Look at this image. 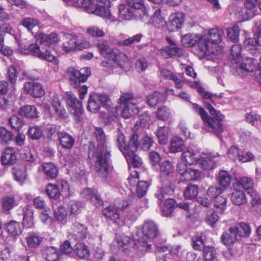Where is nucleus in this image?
Here are the masks:
<instances>
[{
    "mask_svg": "<svg viewBox=\"0 0 261 261\" xmlns=\"http://www.w3.org/2000/svg\"><path fill=\"white\" fill-rule=\"evenodd\" d=\"M238 186L242 187L247 191L254 190L252 188L254 185L253 180L252 178L249 177H243L241 178L237 182Z\"/></svg>",
    "mask_w": 261,
    "mask_h": 261,
    "instance_id": "nucleus-58",
    "label": "nucleus"
},
{
    "mask_svg": "<svg viewBox=\"0 0 261 261\" xmlns=\"http://www.w3.org/2000/svg\"><path fill=\"white\" fill-rule=\"evenodd\" d=\"M23 225L27 228H31L34 225L33 212L32 207L25 206L23 208Z\"/></svg>",
    "mask_w": 261,
    "mask_h": 261,
    "instance_id": "nucleus-47",
    "label": "nucleus"
},
{
    "mask_svg": "<svg viewBox=\"0 0 261 261\" xmlns=\"http://www.w3.org/2000/svg\"><path fill=\"white\" fill-rule=\"evenodd\" d=\"M231 60L232 68L236 71L233 74L243 76L247 72H253L256 68V63L252 58L246 59V62H241L242 59L241 56V47L239 45L236 44L232 46L231 49Z\"/></svg>",
    "mask_w": 261,
    "mask_h": 261,
    "instance_id": "nucleus-5",
    "label": "nucleus"
},
{
    "mask_svg": "<svg viewBox=\"0 0 261 261\" xmlns=\"http://www.w3.org/2000/svg\"><path fill=\"white\" fill-rule=\"evenodd\" d=\"M238 234L236 231H231V227L229 232L223 233L221 237L222 241L229 248L238 240Z\"/></svg>",
    "mask_w": 261,
    "mask_h": 261,
    "instance_id": "nucleus-41",
    "label": "nucleus"
},
{
    "mask_svg": "<svg viewBox=\"0 0 261 261\" xmlns=\"http://www.w3.org/2000/svg\"><path fill=\"white\" fill-rule=\"evenodd\" d=\"M224 33L222 30L218 28H213L209 30L207 33L202 35V38H205L203 45L206 48L205 56L210 55H217L214 47L222 41V35Z\"/></svg>",
    "mask_w": 261,
    "mask_h": 261,
    "instance_id": "nucleus-8",
    "label": "nucleus"
},
{
    "mask_svg": "<svg viewBox=\"0 0 261 261\" xmlns=\"http://www.w3.org/2000/svg\"><path fill=\"white\" fill-rule=\"evenodd\" d=\"M231 231H236L239 237H248L251 232V228L246 223L242 222L231 227Z\"/></svg>",
    "mask_w": 261,
    "mask_h": 261,
    "instance_id": "nucleus-40",
    "label": "nucleus"
},
{
    "mask_svg": "<svg viewBox=\"0 0 261 261\" xmlns=\"http://www.w3.org/2000/svg\"><path fill=\"white\" fill-rule=\"evenodd\" d=\"M161 189L158 190L155 194V197L160 201L165 198V195H172L174 191V185L168 184V183H162Z\"/></svg>",
    "mask_w": 261,
    "mask_h": 261,
    "instance_id": "nucleus-42",
    "label": "nucleus"
},
{
    "mask_svg": "<svg viewBox=\"0 0 261 261\" xmlns=\"http://www.w3.org/2000/svg\"><path fill=\"white\" fill-rule=\"evenodd\" d=\"M149 22L156 28L164 27L167 23L165 16L160 9H157L154 11L150 18Z\"/></svg>",
    "mask_w": 261,
    "mask_h": 261,
    "instance_id": "nucleus-30",
    "label": "nucleus"
},
{
    "mask_svg": "<svg viewBox=\"0 0 261 261\" xmlns=\"http://www.w3.org/2000/svg\"><path fill=\"white\" fill-rule=\"evenodd\" d=\"M227 201L226 198L220 196L217 197L214 201V207L217 210L218 213L223 214L227 207Z\"/></svg>",
    "mask_w": 261,
    "mask_h": 261,
    "instance_id": "nucleus-60",
    "label": "nucleus"
},
{
    "mask_svg": "<svg viewBox=\"0 0 261 261\" xmlns=\"http://www.w3.org/2000/svg\"><path fill=\"white\" fill-rule=\"evenodd\" d=\"M170 133V129L169 127L165 126L159 127L156 132L159 143L162 145L166 144L168 142Z\"/></svg>",
    "mask_w": 261,
    "mask_h": 261,
    "instance_id": "nucleus-44",
    "label": "nucleus"
},
{
    "mask_svg": "<svg viewBox=\"0 0 261 261\" xmlns=\"http://www.w3.org/2000/svg\"><path fill=\"white\" fill-rule=\"evenodd\" d=\"M43 237L37 232H29L25 237V241L28 247L35 248L37 247L42 242Z\"/></svg>",
    "mask_w": 261,
    "mask_h": 261,
    "instance_id": "nucleus-31",
    "label": "nucleus"
},
{
    "mask_svg": "<svg viewBox=\"0 0 261 261\" xmlns=\"http://www.w3.org/2000/svg\"><path fill=\"white\" fill-rule=\"evenodd\" d=\"M119 103L120 106H125L129 103H135L138 101H143L141 97H134L130 92H123L121 94L119 99Z\"/></svg>",
    "mask_w": 261,
    "mask_h": 261,
    "instance_id": "nucleus-36",
    "label": "nucleus"
},
{
    "mask_svg": "<svg viewBox=\"0 0 261 261\" xmlns=\"http://www.w3.org/2000/svg\"><path fill=\"white\" fill-rule=\"evenodd\" d=\"M201 172L192 168H188L182 172V176L180 177L181 181H191L197 180L200 176Z\"/></svg>",
    "mask_w": 261,
    "mask_h": 261,
    "instance_id": "nucleus-33",
    "label": "nucleus"
},
{
    "mask_svg": "<svg viewBox=\"0 0 261 261\" xmlns=\"http://www.w3.org/2000/svg\"><path fill=\"white\" fill-rule=\"evenodd\" d=\"M108 102L109 97L107 95L92 93L89 98L88 109L91 112L96 113L101 107L107 106Z\"/></svg>",
    "mask_w": 261,
    "mask_h": 261,
    "instance_id": "nucleus-16",
    "label": "nucleus"
},
{
    "mask_svg": "<svg viewBox=\"0 0 261 261\" xmlns=\"http://www.w3.org/2000/svg\"><path fill=\"white\" fill-rule=\"evenodd\" d=\"M102 213L107 218L109 219L117 225L122 226L124 224L115 207L111 206H108L103 210Z\"/></svg>",
    "mask_w": 261,
    "mask_h": 261,
    "instance_id": "nucleus-25",
    "label": "nucleus"
},
{
    "mask_svg": "<svg viewBox=\"0 0 261 261\" xmlns=\"http://www.w3.org/2000/svg\"><path fill=\"white\" fill-rule=\"evenodd\" d=\"M94 134L97 141V148L91 143L89 146L88 157L94 161L93 170L98 176L106 178L111 171V167L108 163L110 158V150L106 144V136L103 130L95 128Z\"/></svg>",
    "mask_w": 261,
    "mask_h": 261,
    "instance_id": "nucleus-1",
    "label": "nucleus"
},
{
    "mask_svg": "<svg viewBox=\"0 0 261 261\" xmlns=\"http://www.w3.org/2000/svg\"><path fill=\"white\" fill-rule=\"evenodd\" d=\"M88 234L87 228L77 222L73 224L69 232L71 238L77 240H84L87 238Z\"/></svg>",
    "mask_w": 261,
    "mask_h": 261,
    "instance_id": "nucleus-23",
    "label": "nucleus"
},
{
    "mask_svg": "<svg viewBox=\"0 0 261 261\" xmlns=\"http://www.w3.org/2000/svg\"><path fill=\"white\" fill-rule=\"evenodd\" d=\"M185 147L184 140L180 137L175 136L170 142L169 151L171 153H176L181 151Z\"/></svg>",
    "mask_w": 261,
    "mask_h": 261,
    "instance_id": "nucleus-39",
    "label": "nucleus"
},
{
    "mask_svg": "<svg viewBox=\"0 0 261 261\" xmlns=\"http://www.w3.org/2000/svg\"><path fill=\"white\" fill-rule=\"evenodd\" d=\"M99 4L94 8V11H93L92 14L100 16L103 18L110 19L112 21H114L110 11L111 3L110 0H98Z\"/></svg>",
    "mask_w": 261,
    "mask_h": 261,
    "instance_id": "nucleus-20",
    "label": "nucleus"
},
{
    "mask_svg": "<svg viewBox=\"0 0 261 261\" xmlns=\"http://www.w3.org/2000/svg\"><path fill=\"white\" fill-rule=\"evenodd\" d=\"M42 168L47 178L54 179L57 176L58 170L53 163H45L42 165Z\"/></svg>",
    "mask_w": 261,
    "mask_h": 261,
    "instance_id": "nucleus-48",
    "label": "nucleus"
},
{
    "mask_svg": "<svg viewBox=\"0 0 261 261\" xmlns=\"http://www.w3.org/2000/svg\"><path fill=\"white\" fill-rule=\"evenodd\" d=\"M159 167L161 182L174 185V182L176 181V177L173 164L168 161H165L159 164Z\"/></svg>",
    "mask_w": 261,
    "mask_h": 261,
    "instance_id": "nucleus-14",
    "label": "nucleus"
},
{
    "mask_svg": "<svg viewBox=\"0 0 261 261\" xmlns=\"http://www.w3.org/2000/svg\"><path fill=\"white\" fill-rule=\"evenodd\" d=\"M156 116L159 120L166 121L171 118L172 112L166 106H162L158 109L156 112Z\"/></svg>",
    "mask_w": 261,
    "mask_h": 261,
    "instance_id": "nucleus-53",
    "label": "nucleus"
},
{
    "mask_svg": "<svg viewBox=\"0 0 261 261\" xmlns=\"http://www.w3.org/2000/svg\"><path fill=\"white\" fill-rule=\"evenodd\" d=\"M15 205V201L13 196H5L1 199V205L4 212L10 211Z\"/></svg>",
    "mask_w": 261,
    "mask_h": 261,
    "instance_id": "nucleus-52",
    "label": "nucleus"
},
{
    "mask_svg": "<svg viewBox=\"0 0 261 261\" xmlns=\"http://www.w3.org/2000/svg\"><path fill=\"white\" fill-rule=\"evenodd\" d=\"M118 245L122 248L125 252H127L132 248L135 251L138 250L137 253L140 252L139 255H143L144 252L149 251L151 248V245L145 241L143 239L134 241L130 237L126 236H120L117 237Z\"/></svg>",
    "mask_w": 261,
    "mask_h": 261,
    "instance_id": "nucleus-6",
    "label": "nucleus"
},
{
    "mask_svg": "<svg viewBox=\"0 0 261 261\" xmlns=\"http://www.w3.org/2000/svg\"><path fill=\"white\" fill-rule=\"evenodd\" d=\"M81 196L84 198L91 199L92 202L97 207L102 205L103 201L96 190L86 188L81 193Z\"/></svg>",
    "mask_w": 261,
    "mask_h": 261,
    "instance_id": "nucleus-29",
    "label": "nucleus"
},
{
    "mask_svg": "<svg viewBox=\"0 0 261 261\" xmlns=\"http://www.w3.org/2000/svg\"><path fill=\"white\" fill-rule=\"evenodd\" d=\"M51 108L47 103H43L42 107L50 114L54 111L55 113L59 117L65 118L66 112L63 106L62 105L60 97L58 94H54L51 100Z\"/></svg>",
    "mask_w": 261,
    "mask_h": 261,
    "instance_id": "nucleus-17",
    "label": "nucleus"
},
{
    "mask_svg": "<svg viewBox=\"0 0 261 261\" xmlns=\"http://www.w3.org/2000/svg\"><path fill=\"white\" fill-rule=\"evenodd\" d=\"M132 195L129 196L127 199H118L115 201V205L122 211L127 210L126 217L131 221H135L139 215L138 211L132 205Z\"/></svg>",
    "mask_w": 261,
    "mask_h": 261,
    "instance_id": "nucleus-15",
    "label": "nucleus"
},
{
    "mask_svg": "<svg viewBox=\"0 0 261 261\" xmlns=\"http://www.w3.org/2000/svg\"><path fill=\"white\" fill-rule=\"evenodd\" d=\"M175 207V202L171 198L167 199L162 207L163 215L169 216L173 213Z\"/></svg>",
    "mask_w": 261,
    "mask_h": 261,
    "instance_id": "nucleus-54",
    "label": "nucleus"
},
{
    "mask_svg": "<svg viewBox=\"0 0 261 261\" xmlns=\"http://www.w3.org/2000/svg\"><path fill=\"white\" fill-rule=\"evenodd\" d=\"M142 233L149 239L156 238L159 234L157 225L153 221H147L142 226Z\"/></svg>",
    "mask_w": 261,
    "mask_h": 261,
    "instance_id": "nucleus-26",
    "label": "nucleus"
},
{
    "mask_svg": "<svg viewBox=\"0 0 261 261\" xmlns=\"http://www.w3.org/2000/svg\"><path fill=\"white\" fill-rule=\"evenodd\" d=\"M105 108L108 111L109 115L108 117L107 116H104V118L107 120V123H110L114 120V118H116L119 116L118 107L112 105L109 98L108 106H105Z\"/></svg>",
    "mask_w": 261,
    "mask_h": 261,
    "instance_id": "nucleus-51",
    "label": "nucleus"
},
{
    "mask_svg": "<svg viewBox=\"0 0 261 261\" xmlns=\"http://www.w3.org/2000/svg\"><path fill=\"white\" fill-rule=\"evenodd\" d=\"M6 231L14 238V239L20 235L22 231V227L20 223L15 221H11L7 223L6 226Z\"/></svg>",
    "mask_w": 261,
    "mask_h": 261,
    "instance_id": "nucleus-34",
    "label": "nucleus"
},
{
    "mask_svg": "<svg viewBox=\"0 0 261 261\" xmlns=\"http://www.w3.org/2000/svg\"><path fill=\"white\" fill-rule=\"evenodd\" d=\"M74 253L80 258H87L90 254L87 246L82 243H76L73 249Z\"/></svg>",
    "mask_w": 261,
    "mask_h": 261,
    "instance_id": "nucleus-45",
    "label": "nucleus"
},
{
    "mask_svg": "<svg viewBox=\"0 0 261 261\" xmlns=\"http://www.w3.org/2000/svg\"><path fill=\"white\" fill-rule=\"evenodd\" d=\"M18 51L23 55L31 54L35 57L58 65L59 63L58 59L49 50L43 51V48L40 47L38 44H30L28 46L23 44H19Z\"/></svg>",
    "mask_w": 261,
    "mask_h": 261,
    "instance_id": "nucleus-7",
    "label": "nucleus"
},
{
    "mask_svg": "<svg viewBox=\"0 0 261 261\" xmlns=\"http://www.w3.org/2000/svg\"><path fill=\"white\" fill-rule=\"evenodd\" d=\"M138 147H140L141 149L144 150H148L150 149V147L152 145L153 141L152 138L148 136H145L143 137L138 142Z\"/></svg>",
    "mask_w": 261,
    "mask_h": 261,
    "instance_id": "nucleus-63",
    "label": "nucleus"
},
{
    "mask_svg": "<svg viewBox=\"0 0 261 261\" xmlns=\"http://www.w3.org/2000/svg\"><path fill=\"white\" fill-rule=\"evenodd\" d=\"M185 21V14L182 12H174L169 17L166 25L170 32H175L181 28Z\"/></svg>",
    "mask_w": 261,
    "mask_h": 261,
    "instance_id": "nucleus-19",
    "label": "nucleus"
},
{
    "mask_svg": "<svg viewBox=\"0 0 261 261\" xmlns=\"http://www.w3.org/2000/svg\"><path fill=\"white\" fill-rule=\"evenodd\" d=\"M204 106L209 111L212 117L208 115L202 107L197 103H191L192 109L200 116L206 129L218 135L223 131L222 121L224 116L220 111H216L208 102L205 101Z\"/></svg>",
    "mask_w": 261,
    "mask_h": 261,
    "instance_id": "nucleus-4",
    "label": "nucleus"
},
{
    "mask_svg": "<svg viewBox=\"0 0 261 261\" xmlns=\"http://www.w3.org/2000/svg\"><path fill=\"white\" fill-rule=\"evenodd\" d=\"M164 95L159 92H154L149 94L147 97V102L150 107H153L164 101Z\"/></svg>",
    "mask_w": 261,
    "mask_h": 261,
    "instance_id": "nucleus-49",
    "label": "nucleus"
},
{
    "mask_svg": "<svg viewBox=\"0 0 261 261\" xmlns=\"http://www.w3.org/2000/svg\"><path fill=\"white\" fill-rule=\"evenodd\" d=\"M139 177L138 172L134 171L131 173L127 180L132 185H135L136 182H138L137 194L139 197L141 198L146 194L149 185L146 181H140L138 182V179Z\"/></svg>",
    "mask_w": 261,
    "mask_h": 261,
    "instance_id": "nucleus-21",
    "label": "nucleus"
},
{
    "mask_svg": "<svg viewBox=\"0 0 261 261\" xmlns=\"http://www.w3.org/2000/svg\"><path fill=\"white\" fill-rule=\"evenodd\" d=\"M248 194L252 197L250 201V210L251 212H261V198L255 190H251L248 192Z\"/></svg>",
    "mask_w": 261,
    "mask_h": 261,
    "instance_id": "nucleus-35",
    "label": "nucleus"
},
{
    "mask_svg": "<svg viewBox=\"0 0 261 261\" xmlns=\"http://www.w3.org/2000/svg\"><path fill=\"white\" fill-rule=\"evenodd\" d=\"M100 54L109 61H102L101 65L108 71H113L115 65H117L125 71H128L131 63L127 56L123 53L115 50L110 47L106 41H101L97 44Z\"/></svg>",
    "mask_w": 261,
    "mask_h": 261,
    "instance_id": "nucleus-3",
    "label": "nucleus"
},
{
    "mask_svg": "<svg viewBox=\"0 0 261 261\" xmlns=\"http://www.w3.org/2000/svg\"><path fill=\"white\" fill-rule=\"evenodd\" d=\"M25 91L35 98H40L45 94L44 89L41 84L35 82H25L23 86Z\"/></svg>",
    "mask_w": 261,
    "mask_h": 261,
    "instance_id": "nucleus-22",
    "label": "nucleus"
},
{
    "mask_svg": "<svg viewBox=\"0 0 261 261\" xmlns=\"http://www.w3.org/2000/svg\"><path fill=\"white\" fill-rule=\"evenodd\" d=\"M117 144L119 149L123 154H124V152H127L130 149V138L129 139V143L127 145H126V142L125 140V137L124 135L121 133H119L118 134V136L117 138Z\"/></svg>",
    "mask_w": 261,
    "mask_h": 261,
    "instance_id": "nucleus-56",
    "label": "nucleus"
},
{
    "mask_svg": "<svg viewBox=\"0 0 261 261\" xmlns=\"http://www.w3.org/2000/svg\"><path fill=\"white\" fill-rule=\"evenodd\" d=\"M231 179V176L226 171L221 170L220 171L218 181L221 186V188L224 190L229 187Z\"/></svg>",
    "mask_w": 261,
    "mask_h": 261,
    "instance_id": "nucleus-50",
    "label": "nucleus"
},
{
    "mask_svg": "<svg viewBox=\"0 0 261 261\" xmlns=\"http://www.w3.org/2000/svg\"><path fill=\"white\" fill-rule=\"evenodd\" d=\"M216 257L215 248L210 246L203 247L204 261H214Z\"/></svg>",
    "mask_w": 261,
    "mask_h": 261,
    "instance_id": "nucleus-59",
    "label": "nucleus"
},
{
    "mask_svg": "<svg viewBox=\"0 0 261 261\" xmlns=\"http://www.w3.org/2000/svg\"><path fill=\"white\" fill-rule=\"evenodd\" d=\"M142 102L138 101L123 106L121 114V116L125 119H128L137 115L140 110L139 105Z\"/></svg>",
    "mask_w": 261,
    "mask_h": 261,
    "instance_id": "nucleus-27",
    "label": "nucleus"
},
{
    "mask_svg": "<svg viewBox=\"0 0 261 261\" xmlns=\"http://www.w3.org/2000/svg\"><path fill=\"white\" fill-rule=\"evenodd\" d=\"M198 193L197 186L190 185L188 186L184 191V196L187 199H192L195 198Z\"/></svg>",
    "mask_w": 261,
    "mask_h": 261,
    "instance_id": "nucleus-64",
    "label": "nucleus"
},
{
    "mask_svg": "<svg viewBox=\"0 0 261 261\" xmlns=\"http://www.w3.org/2000/svg\"><path fill=\"white\" fill-rule=\"evenodd\" d=\"M58 139L63 148L71 149L74 144L73 137L66 132H61L58 133Z\"/></svg>",
    "mask_w": 261,
    "mask_h": 261,
    "instance_id": "nucleus-32",
    "label": "nucleus"
},
{
    "mask_svg": "<svg viewBox=\"0 0 261 261\" xmlns=\"http://www.w3.org/2000/svg\"><path fill=\"white\" fill-rule=\"evenodd\" d=\"M19 113L21 116L29 118L38 117L37 109L34 106L26 105L20 108Z\"/></svg>",
    "mask_w": 261,
    "mask_h": 261,
    "instance_id": "nucleus-43",
    "label": "nucleus"
},
{
    "mask_svg": "<svg viewBox=\"0 0 261 261\" xmlns=\"http://www.w3.org/2000/svg\"><path fill=\"white\" fill-rule=\"evenodd\" d=\"M64 42L63 44V50L66 53L82 50L88 47L90 45L89 42L84 41H79L78 37L75 35L66 33L64 35Z\"/></svg>",
    "mask_w": 261,
    "mask_h": 261,
    "instance_id": "nucleus-9",
    "label": "nucleus"
},
{
    "mask_svg": "<svg viewBox=\"0 0 261 261\" xmlns=\"http://www.w3.org/2000/svg\"><path fill=\"white\" fill-rule=\"evenodd\" d=\"M255 14L254 10H249L245 6V8L238 9L236 17L239 22L248 20L252 18Z\"/></svg>",
    "mask_w": 261,
    "mask_h": 261,
    "instance_id": "nucleus-38",
    "label": "nucleus"
},
{
    "mask_svg": "<svg viewBox=\"0 0 261 261\" xmlns=\"http://www.w3.org/2000/svg\"><path fill=\"white\" fill-rule=\"evenodd\" d=\"M1 162L4 165H11L16 163L17 156L16 150L14 148H6L1 155Z\"/></svg>",
    "mask_w": 261,
    "mask_h": 261,
    "instance_id": "nucleus-28",
    "label": "nucleus"
},
{
    "mask_svg": "<svg viewBox=\"0 0 261 261\" xmlns=\"http://www.w3.org/2000/svg\"><path fill=\"white\" fill-rule=\"evenodd\" d=\"M119 13L120 17L123 20H129L133 17V13L125 4H121L119 7Z\"/></svg>",
    "mask_w": 261,
    "mask_h": 261,
    "instance_id": "nucleus-57",
    "label": "nucleus"
},
{
    "mask_svg": "<svg viewBox=\"0 0 261 261\" xmlns=\"http://www.w3.org/2000/svg\"><path fill=\"white\" fill-rule=\"evenodd\" d=\"M46 261H61L62 254L60 251L54 247H48L45 250Z\"/></svg>",
    "mask_w": 261,
    "mask_h": 261,
    "instance_id": "nucleus-37",
    "label": "nucleus"
},
{
    "mask_svg": "<svg viewBox=\"0 0 261 261\" xmlns=\"http://www.w3.org/2000/svg\"><path fill=\"white\" fill-rule=\"evenodd\" d=\"M87 34L91 37L101 38L105 36V33L102 29L96 25H91L87 29Z\"/></svg>",
    "mask_w": 261,
    "mask_h": 261,
    "instance_id": "nucleus-61",
    "label": "nucleus"
},
{
    "mask_svg": "<svg viewBox=\"0 0 261 261\" xmlns=\"http://www.w3.org/2000/svg\"><path fill=\"white\" fill-rule=\"evenodd\" d=\"M45 192L51 198L57 199L60 195V192L59 187L54 184H49L46 187Z\"/></svg>",
    "mask_w": 261,
    "mask_h": 261,
    "instance_id": "nucleus-62",
    "label": "nucleus"
},
{
    "mask_svg": "<svg viewBox=\"0 0 261 261\" xmlns=\"http://www.w3.org/2000/svg\"><path fill=\"white\" fill-rule=\"evenodd\" d=\"M205 38H202V35H200L188 34L182 37L181 42L186 47H192L197 44L199 56L203 57L205 56L206 51V48L203 45Z\"/></svg>",
    "mask_w": 261,
    "mask_h": 261,
    "instance_id": "nucleus-11",
    "label": "nucleus"
},
{
    "mask_svg": "<svg viewBox=\"0 0 261 261\" xmlns=\"http://www.w3.org/2000/svg\"><path fill=\"white\" fill-rule=\"evenodd\" d=\"M36 42L40 44V47L43 48V51L48 50L44 48V46H50L58 43L60 41V37L56 33L45 34L44 33H39L36 35Z\"/></svg>",
    "mask_w": 261,
    "mask_h": 261,
    "instance_id": "nucleus-18",
    "label": "nucleus"
},
{
    "mask_svg": "<svg viewBox=\"0 0 261 261\" xmlns=\"http://www.w3.org/2000/svg\"><path fill=\"white\" fill-rule=\"evenodd\" d=\"M137 140L138 135L136 134H133L130 136V149L127 152H124L123 154L128 164L133 166L135 168L140 167L142 164L140 158L135 153L138 148Z\"/></svg>",
    "mask_w": 261,
    "mask_h": 261,
    "instance_id": "nucleus-13",
    "label": "nucleus"
},
{
    "mask_svg": "<svg viewBox=\"0 0 261 261\" xmlns=\"http://www.w3.org/2000/svg\"><path fill=\"white\" fill-rule=\"evenodd\" d=\"M68 74L71 85L76 88L82 83L86 81L91 74V70L88 67L81 68L80 70L70 67L68 69Z\"/></svg>",
    "mask_w": 261,
    "mask_h": 261,
    "instance_id": "nucleus-10",
    "label": "nucleus"
},
{
    "mask_svg": "<svg viewBox=\"0 0 261 261\" xmlns=\"http://www.w3.org/2000/svg\"><path fill=\"white\" fill-rule=\"evenodd\" d=\"M65 98L68 110L74 116L76 121H80V117L84 112L82 102L70 91L66 92Z\"/></svg>",
    "mask_w": 261,
    "mask_h": 261,
    "instance_id": "nucleus-12",
    "label": "nucleus"
},
{
    "mask_svg": "<svg viewBox=\"0 0 261 261\" xmlns=\"http://www.w3.org/2000/svg\"><path fill=\"white\" fill-rule=\"evenodd\" d=\"M127 3L129 7L140 11L139 17L142 21H145L148 18V9L144 5V0H127Z\"/></svg>",
    "mask_w": 261,
    "mask_h": 261,
    "instance_id": "nucleus-24",
    "label": "nucleus"
},
{
    "mask_svg": "<svg viewBox=\"0 0 261 261\" xmlns=\"http://www.w3.org/2000/svg\"><path fill=\"white\" fill-rule=\"evenodd\" d=\"M54 216L56 220L60 222L65 223L67 221V212L63 206H60L55 210Z\"/></svg>",
    "mask_w": 261,
    "mask_h": 261,
    "instance_id": "nucleus-55",
    "label": "nucleus"
},
{
    "mask_svg": "<svg viewBox=\"0 0 261 261\" xmlns=\"http://www.w3.org/2000/svg\"><path fill=\"white\" fill-rule=\"evenodd\" d=\"M220 156L217 152H200L195 147H189L181 154V160L186 164L199 165L203 170H211L219 163Z\"/></svg>",
    "mask_w": 261,
    "mask_h": 261,
    "instance_id": "nucleus-2",
    "label": "nucleus"
},
{
    "mask_svg": "<svg viewBox=\"0 0 261 261\" xmlns=\"http://www.w3.org/2000/svg\"><path fill=\"white\" fill-rule=\"evenodd\" d=\"M231 200L232 202L237 205H241L247 201L244 192L242 190H235L231 194Z\"/></svg>",
    "mask_w": 261,
    "mask_h": 261,
    "instance_id": "nucleus-46",
    "label": "nucleus"
}]
</instances>
